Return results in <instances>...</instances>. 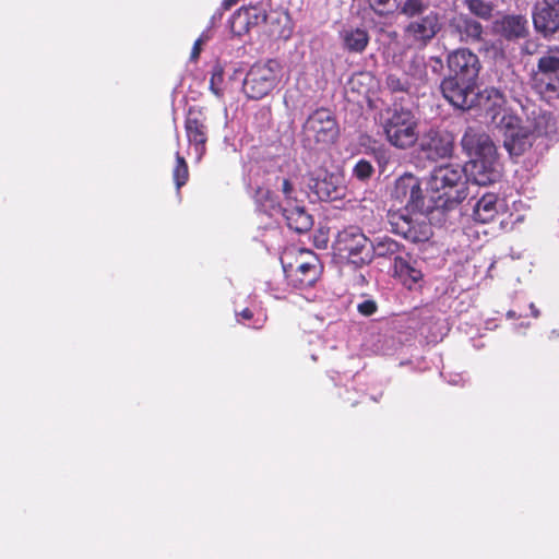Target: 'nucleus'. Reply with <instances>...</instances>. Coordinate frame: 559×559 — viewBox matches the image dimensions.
Segmentation results:
<instances>
[{"label":"nucleus","mask_w":559,"mask_h":559,"mask_svg":"<svg viewBox=\"0 0 559 559\" xmlns=\"http://www.w3.org/2000/svg\"><path fill=\"white\" fill-rule=\"evenodd\" d=\"M392 198L405 204V209L389 213L391 231L413 243L428 241L432 228L426 215L431 206L426 198L418 177L404 174L395 180Z\"/></svg>","instance_id":"obj_1"},{"label":"nucleus","mask_w":559,"mask_h":559,"mask_svg":"<svg viewBox=\"0 0 559 559\" xmlns=\"http://www.w3.org/2000/svg\"><path fill=\"white\" fill-rule=\"evenodd\" d=\"M500 87L486 88L477 92V84L450 76H444L440 83L442 96L454 107L461 110H468L479 106L487 112L496 111L504 104V95L501 88L515 93L522 86L520 76L514 70L508 67L499 79Z\"/></svg>","instance_id":"obj_2"},{"label":"nucleus","mask_w":559,"mask_h":559,"mask_svg":"<svg viewBox=\"0 0 559 559\" xmlns=\"http://www.w3.org/2000/svg\"><path fill=\"white\" fill-rule=\"evenodd\" d=\"M427 188L439 193L433 210L443 213L457 209L469 194L465 170L459 164L436 166L429 174Z\"/></svg>","instance_id":"obj_3"},{"label":"nucleus","mask_w":559,"mask_h":559,"mask_svg":"<svg viewBox=\"0 0 559 559\" xmlns=\"http://www.w3.org/2000/svg\"><path fill=\"white\" fill-rule=\"evenodd\" d=\"M531 115L527 126H519L512 116L502 117L503 146L510 156L522 155L537 138L547 134L554 126L552 117L547 111L533 109Z\"/></svg>","instance_id":"obj_4"},{"label":"nucleus","mask_w":559,"mask_h":559,"mask_svg":"<svg viewBox=\"0 0 559 559\" xmlns=\"http://www.w3.org/2000/svg\"><path fill=\"white\" fill-rule=\"evenodd\" d=\"M417 124L412 110L394 106L386 110L382 126L386 141L396 148L406 150L419 140Z\"/></svg>","instance_id":"obj_5"},{"label":"nucleus","mask_w":559,"mask_h":559,"mask_svg":"<svg viewBox=\"0 0 559 559\" xmlns=\"http://www.w3.org/2000/svg\"><path fill=\"white\" fill-rule=\"evenodd\" d=\"M532 86L547 102L559 98V45L548 46L538 58Z\"/></svg>","instance_id":"obj_6"},{"label":"nucleus","mask_w":559,"mask_h":559,"mask_svg":"<svg viewBox=\"0 0 559 559\" xmlns=\"http://www.w3.org/2000/svg\"><path fill=\"white\" fill-rule=\"evenodd\" d=\"M370 240L360 227L348 226L337 231L332 248L335 255L361 267L370 264Z\"/></svg>","instance_id":"obj_7"},{"label":"nucleus","mask_w":559,"mask_h":559,"mask_svg":"<svg viewBox=\"0 0 559 559\" xmlns=\"http://www.w3.org/2000/svg\"><path fill=\"white\" fill-rule=\"evenodd\" d=\"M281 72L282 67L275 59L254 63L243 80V93L251 99L263 98L276 87Z\"/></svg>","instance_id":"obj_8"},{"label":"nucleus","mask_w":559,"mask_h":559,"mask_svg":"<svg viewBox=\"0 0 559 559\" xmlns=\"http://www.w3.org/2000/svg\"><path fill=\"white\" fill-rule=\"evenodd\" d=\"M307 187L319 200L325 202L343 200L347 193L344 176L325 169L311 174Z\"/></svg>","instance_id":"obj_9"},{"label":"nucleus","mask_w":559,"mask_h":559,"mask_svg":"<svg viewBox=\"0 0 559 559\" xmlns=\"http://www.w3.org/2000/svg\"><path fill=\"white\" fill-rule=\"evenodd\" d=\"M304 134L307 140L316 143L332 144L338 136L336 120L329 109L314 110L304 124Z\"/></svg>","instance_id":"obj_10"},{"label":"nucleus","mask_w":559,"mask_h":559,"mask_svg":"<svg viewBox=\"0 0 559 559\" xmlns=\"http://www.w3.org/2000/svg\"><path fill=\"white\" fill-rule=\"evenodd\" d=\"M466 174V183L486 187L498 182L502 176V165L499 156L491 155L481 158H472L463 166Z\"/></svg>","instance_id":"obj_11"},{"label":"nucleus","mask_w":559,"mask_h":559,"mask_svg":"<svg viewBox=\"0 0 559 559\" xmlns=\"http://www.w3.org/2000/svg\"><path fill=\"white\" fill-rule=\"evenodd\" d=\"M439 12L428 11L425 15L412 20L404 27V36L413 46L425 48L441 31Z\"/></svg>","instance_id":"obj_12"},{"label":"nucleus","mask_w":559,"mask_h":559,"mask_svg":"<svg viewBox=\"0 0 559 559\" xmlns=\"http://www.w3.org/2000/svg\"><path fill=\"white\" fill-rule=\"evenodd\" d=\"M447 66V76L477 84L481 66L478 56L469 49L460 48L449 52Z\"/></svg>","instance_id":"obj_13"},{"label":"nucleus","mask_w":559,"mask_h":559,"mask_svg":"<svg viewBox=\"0 0 559 559\" xmlns=\"http://www.w3.org/2000/svg\"><path fill=\"white\" fill-rule=\"evenodd\" d=\"M535 33L544 39L559 33V7L547 0L536 2L531 11Z\"/></svg>","instance_id":"obj_14"},{"label":"nucleus","mask_w":559,"mask_h":559,"mask_svg":"<svg viewBox=\"0 0 559 559\" xmlns=\"http://www.w3.org/2000/svg\"><path fill=\"white\" fill-rule=\"evenodd\" d=\"M454 138L452 133L429 129L419 140V152L430 160L450 157L453 152Z\"/></svg>","instance_id":"obj_15"},{"label":"nucleus","mask_w":559,"mask_h":559,"mask_svg":"<svg viewBox=\"0 0 559 559\" xmlns=\"http://www.w3.org/2000/svg\"><path fill=\"white\" fill-rule=\"evenodd\" d=\"M463 152L472 158L497 155V147L491 138L480 126H468L461 139Z\"/></svg>","instance_id":"obj_16"},{"label":"nucleus","mask_w":559,"mask_h":559,"mask_svg":"<svg viewBox=\"0 0 559 559\" xmlns=\"http://www.w3.org/2000/svg\"><path fill=\"white\" fill-rule=\"evenodd\" d=\"M206 116L202 108L190 107L186 117L185 128L188 141L192 145L195 158L201 159L205 153L207 141Z\"/></svg>","instance_id":"obj_17"},{"label":"nucleus","mask_w":559,"mask_h":559,"mask_svg":"<svg viewBox=\"0 0 559 559\" xmlns=\"http://www.w3.org/2000/svg\"><path fill=\"white\" fill-rule=\"evenodd\" d=\"M283 272L288 285L296 289H305L318 281L321 267L317 257H311L310 261L300 262L296 267L283 264Z\"/></svg>","instance_id":"obj_18"},{"label":"nucleus","mask_w":559,"mask_h":559,"mask_svg":"<svg viewBox=\"0 0 559 559\" xmlns=\"http://www.w3.org/2000/svg\"><path fill=\"white\" fill-rule=\"evenodd\" d=\"M407 252L405 246L395 239L384 235L376 236L370 240V263L374 259H386L396 264L397 260Z\"/></svg>","instance_id":"obj_19"},{"label":"nucleus","mask_w":559,"mask_h":559,"mask_svg":"<svg viewBox=\"0 0 559 559\" xmlns=\"http://www.w3.org/2000/svg\"><path fill=\"white\" fill-rule=\"evenodd\" d=\"M496 31L508 41H519L530 35L528 21L522 14H507L496 22Z\"/></svg>","instance_id":"obj_20"},{"label":"nucleus","mask_w":559,"mask_h":559,"mask_svg":"<svg viewBox=\"0 0 559 559\" xmlns=\"http://www.w3.org/2000/svg\"><path fill=\"white\" fill-rule=\"evenodd\" d=\"M421 265L423 261L415 259L407 251L405 255L393 265V274L404 286L408 289H413L423 281L424 274Z\"/></svg>","instance_id":"obj_21"},{"label":"nucleus","mask_w":559,"mask_h":559,"mask_svg":"<svg viewBox=\"0 0 559 559\" xmlns=\"http://www.w3.org/2000/svg\"><path fill=\"white\" fill-rule=\"evenodd\" d=\"M277 214H281L287 226L296 233L304 234L308 231L312 225V216L306 211L305 206L299 204L298 201L282 205V210Z\"/></svg>","instance_id":"obj_22"},{"label":"nucleus","mask_w":559,"mask_h":559,"mask_svg":"<svg viewBox=\"0 0 559 559\" xmlns=\"http://www.w3.org/2000/svg\"><path fill=\"white\" fill-rule=\"evenodd\" d=\"M502 206V201L495 193L483 194L473 206V219L475 222L487 224L495 219Z\"/></svg>","instance_id":"obj_23"},{"label":"nucleus","mask_w":559,"mask_h":559,"mask_svg":"<svg viewBox=\"0 0 559 559\" xmlns=\"http://www.w3.org/2000/svg\"><path fill=\"white\" fill-rule=\"evenodd\" d=\"M451 26L460 35L461 41L477 43L481 40L483 25L465 14H460L451 21Z\"/></svg>","instance_id":"obj_24"},{"label":"nucleus","mask_w":559,"mask_h":559,"mask_svg":"<svg viewBox=\"0 0 559 559\" xmlns=\"http://www.w3.org/2000/svg\"><path fill=\"white\" fill-rule=\"evenodd\" d=\"M340 38L345 50L361 53L368 46L369 34L365 28L347 27L340 33Z\"/></svg>","instance_id":"obj_25"},{"label":"nucleus","mask_w":559,"mask_h":559,"mask_svg":"<svg viewBox=\"0 0 559 559\" xmlns=\"http://www.w3.org/2000/svg\"><path fill=\"white\" fill-rule=\"evenodd\" d=\"M403 71L404 75L409 80L416 81L419 84L427 82L426 60L420 53L412 55L405 62Z\"/></svg>","instance_id":"obj_26"},{"label":"nucleus","mask_w":559,"mask_h":559,"mask_svg":"<svg viewBox=\"0 0 559 559\" xmlns=\"http://www.w3.org/2000/svg\"><path fill=\"white\" fill-rule=\"evenodd\" d=\"M254 199L259 210L269 216H274L282 210L283 204L277 202L276 197L269 189L259 188Z\"/></svg>","instance_id":"obj_27"},{"label":"nucleus","mask_w":559,"mask_h":559,"mask_svg":"<svg viewBox=\"0 0 559 559\" xmlns=\"http://www.w3.org/2000/svg\"><path fill=\"white\" fill-rule=\"evenodd\" d=\"M463 4L471 14L485 21H489L492 17L496 8L491 0H463Z\"/></svg>","instance_id":"obj_28"},{"label":"nucleus","mask_w":559,"mask_h":559,"mask_svg":"<svg viewBox=\"0 0 559 559\" xmlns=\"http://www.w3.org/2000/svg\"><path fill=\"white\" fill-rule=\"evenodd\" d=\"M385 87L392 93V94H412L413 90V83L411 80L404 75L390 73L385 78Z\"/></svg>","instance_id":"obj_29"},{"label":"nucleus","mask_w":559,"mask_h":559,"mask_svg":"<svg viewBox=\"0 0 559 559\" xmlns=\"http://www.w3.org/2000/svg\"><path fill=\"white\" fill-rule=\"evenodd\" d=\"M429 10L427 0H404L400 5V14L408 19H417L425 15Z\"/></svg>","instance_id":"obj_30"},{"label":"nucleus","mask_w":559,"mask_h":559,"mask_svg":"<svg viewBox=\"0 0 559 559\" xmlns=\"http://www.w3.org/2000/svg\"><path fill=\"white\" fill-rule=\"evenodd\" d=\"M176 162L177 164L174 168L173 176L177 189H180L188 181L189 171L188 165L185 158L179 154V152L176 153Z\"/></svg>","instance_id":"obj_31"},{"label":"nucleus","mask_w":559,"mask_h":559,"mask_svg":"<svg viewBox=\"0 0 559 559\" xmlns=\"http://www.w3.org/2000/svg\"><path fill=\"white\" fill-rule=\"evenodd\" d=\"M249 31V21L247 14L240 12L234 13L230 19V32L233 35L240 37Z\"/></svg>","instance_id":"obj_32"},{"label":"nucleus","mask_w":559,"mask_h":559,"mask_svg":"<svg viewBox=\"0 0 559 559\" xmlns=\"http://www.w3.org/2000/svg\"><path fill=\"white\" fill-rule=\"evenodd\" d=\"M373 173L372 164L365 158L359 159L353 168V176L360 181L369 180Z\"/></svg>","instance_id":"obj_33"},{"label":"nucleus","mask_w":559,"mask_h":559,"mask_svg":"<svg viewBox=\"0 0 559 559\" xmlns=\"http://www.w3.org/2000/svg\"><path fill=\"white\" fill-rule=\"evenodd\" d=\"M369 4L378 15L383 16L399 8V0H369Z\"/></svg>","instance_id":"obj_34"},{"label":"nucleus","mask_w":559,"mask_h":559,"mask_svg":"<svg viewBox=\"0 0 559 559\" xmlns=\"http://www.w3.org/2000/svg\"><path fill=\"white\" fill-rule=\"evenodd\" d=\"M357 311L364 317H370L378 311V305L372 298L362 296L361 301L357 304Z\"/></svg>","instance_id":"obj_35"},{"label":"nucleus","mask_w":559,"mask_h":559,"mask_svg":"<svg viewBox=\"0 0 559 559\" xmlns=\"http://www.w3.org/2000/svg\"><path fill=\"white\" fill-rule=\"evenodd\" d=\"M281 191L285 198V204L284 205H287V204H290V203H294V202H297L298 199H297V191L295 190L293 183L290 182L289 179L287 178H284L282 180V185H281Z\"/></svg>","instance_id":"obj_36"},{"label":"nucleus","mask_w":559,"mask_h":559,"mask_svg":"<svg viewBox=\"0 0 559 559\" xmlns=\"http://www.w3.org/2000/svg\"><path fill=\"white\" fill-rule=\"evenodd\" d=\"M223 82V70L219 67H215L213 69L211 80H210V90L215 94L216 96H222V90L218 87V85Z\"/></svg>","instance_id":"obj_37"},{"label":"nucleus","mask_w":559,"mask_h":559,"mask_svg":"<svg viewBox=\"0 0 559 559\" xmlns=\"http://www.w3.org/2000/svg\"><path fill=\"white\" fill-rule=\"evenodd\" d=\"M430 69V71L437 75H440L444 69L443 61L440 57H430L426 62V70Z\"/></svg>","instance_id":"obj_38"},{"label":"nucleus","mask_w":559,"mask_h":559,"mask_svg":"<svg viewBox=\"0 0 559 559\" xmlns=\"http://www.w3.org/2000/svg\"><path fill=\"white\" fill-rule=\"evenodd\" d=\"M207 39V36L203 33L201 35L200 38H198L192 47V51H191V56H190V59L191 60H197L199 55H200V51H201V45Z\"/></svg>","instance_id":"obj_39"},{"label":"nucleus","mask_w":559,"mask_h":559,"mask_svg":"<svg viewBox=\"0 0 559 559\" xmlns=\"http://www.w3.org/2000/svg\"><path fill=\"white\" fill-rule=\"evenodd\" d=\"M252 319H253V312L248 308H246L242 311H240L239 313H237V320L240 323L245 324L246 321H251Z\"/></svg>","instance_id":"obj_40"},{"label":"nucleus","mask_w":559,"mask_h":559,"mask_svg":"<svg viewBox=\"0 0 559 559\" xmlns=\"http://www.w3.org/2000/svg\"><path fill=\"white\" fill-rule=\"evenodd\" d=\"M267 287H269L270 294L274 298H276V299L285 298V289L275 288V287H273L272 283H267Z\"/></svg>","instance_id":"obj_41"},{"label":"nucleus","mask_w":559,"mask_h":559,"mask_svg":"<svg viewBox=\"0 0 559 559\" xmlns=\"http://www.w3.org/2000/svg\"><path fill=\"white\" fill-rule=\"evenodd\" d=\"M264 322H265V317L258 318V319L253 320L251 323H248L247 325L249 328H253V329H261L263 326Z\"/></svg>","instance_id":"obj_42"},{"label":"nucleus","mask_w":559,"mask_h":559,"mask_svg":"<svg viewBox=\"0 0 559 559\" xmlns=\"http://www.w3.org/2000/svg\"><path fill=\"white\" fill-rule=\"evenodd\" d=\"M238 0H223L222 8L224 10H229L233 5H235Z\"/></svg>","instance_id":"obj_43"},{"label":"nucleus","mask_w":559,"mask_h":559,"mask_svg":"<svg viewBox=\"0 0 559 559\" xmlns=\"http://www.w3.org/2000/svg\"><path fill=\"white\" fill-rule=\"evenodd\" d=\"M463 380V378L460 374L451 376L448 382L452 385H457Z\"/></svg>","instance_id":"obj_44"},{"label":"nucleus","mask_w":559,"mask_h":559,"mask_svg":"<svg viewBox=\"0 0 559 559\" xmlns=\"http://www.w3.org/2000/svg\"><path fill=\"white\" fill-rule=\"evenodd\" d=\"M530 309H531L532 316L534 318H538L539 317V310L536 308V306L533 302L530 304Z\"/></svg>","instance_id":"obj_45"},{"label":"nucleus","mask_w":559,"mask_h":559,"mask_svg":"<svg viewBox=\"0 0 559 559\" xmlns=\"http://www.w3.org/2000/svg\"><path fill=\"white\" fill-rule=\"evenodd\" d=\"M521 317H522V314H518V313H516L515 311H513V310H509V311L507 312V318H508V319H518V318H521Z\"/></svg>","instance_id":"obj_46"},{"label":"nucleus","mask_w":559,"mask_h":559,"mask_svg":"<svg viewBox=\"0 0 559 559\" xmlns=\"http://www.w3.org/2000/svg\"><path fill=\"white\" fill-rule=\"evenodd\" d=\"M222 19V12H216L215 14H213L212 19H211V23L214 24L217 20H221Z\"/></svg>","instance_id":"obj_47"},{"label":"nucleus","mask_w":559,"mask_h":559,"mask_svg":"<svg viewBox=\"0 0 559 559\" xmlns=\"http://www.w3.org/2000/svg\"><path fill=\"white\" fill-rule=\"evenodd\" d=\"M530 326V323L528 322H521L520 324H516L515 325V330L520 329V328H524V329H527Z\"/></svg>","instance_id":"obj_48"},{"label":"nucleus","mask_w":559,"mask_h":559,"mask_svg":"<svg viewBox=\"0 0 559 559\" xmlns=\"http://www.w3.org/2000/svg\"><path fill=\"white\" fill-rule=\"evenodd\" d=\"M559 335L558 331L557 330H552L551 331V334H550V337H557Z\"/></svg>","instance_id":"obj_49"},{"label":"nucleus","mask_w":559,"mask_h":559,"mask_svg":"<svg viewBox=\"0 0 559 559\" xmlns=\"http://www.w3.org/2000/svg\"><path fill=\"white\" fill-rule=\"evenodd\" d=\"M266 204H267V205H271V204H272V201H271V200H267V201H266Z\"/></svg>","instance_id":"obj_50"}]
</instances>
